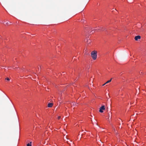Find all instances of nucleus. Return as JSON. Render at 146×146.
<instances>
[{"label": "nucleus", "mask_w": 146, "mask_h": 146, "mask_svg": "<svg viewBox=\"0 0 146 146\" xmlns=\"http://www.w3.org/2000/svg\"><path fill=\"white\" fill-rule=\"evenodd\" d=\"M97 51L94 50L91 52V56L94 60H96L97 58Z\"/></svg>", "instance_id": "nucleus-1"}, {"label": "nucleus", "mask_w": 146, "mask_h": 146, "mask_svg": "<svg viewBox=\"0 0 146 146\" xmlns=\"http://www.w3.org/2000/svg\"><path fill=\"white\" fill-rule=\"evenodd\" d=\"M105 107L104 106H102L100 108L99 111L100 112H103V110H105Z\"/></svg>", "instance_id": "nucleus-2"}, {"label": "nucleus", "mask_w": 146, "mask_h": 146, "mask_svg": "<svg viewBox=\"0 0 146 146\" xmlns=\"http://www.w3.org/2000/svg\"><path fill=\"white\" fill-rule=\"evenodd\" d=\"M140 38H141V37L140 36H136L135 37V39L136 40H138V39H139Z\"/></svg>", "instance_id": "nucleus-3"}, {"label": "nucleus", "mask_w": 146, "mask_h": 146, "mask_svg": "<svg viewBox=\"0 0 146 146\" xmlns=\"http://www.w3.org/2000/svg\"><path fill=\"white\" fill-rule=\"evenodd\" d=\"M53 105L52 103H49L48 104V107H51Z\"/></svg>", "instance_id": "nucleus-4"}, {"label": "nucleus", "mask_w": 146, "mask_h": 146, "mask_svg": "<svg viewBox=\"0 0 146 146\" xmlns=\"http://www.w3.org/2000/svg\"><path fill=\"white\" fill-rule=\"evenodd\" d=\"M31 142H30V143H28L27 145V146H31Z\"/></svg>", "instance_id": "nucleus-5"}, {"label": "nucleus", "mask_w": 146, "mask_h": 146, "mask_svg": "<svg viewBox=\"0 0 146 146\" xmlns=\"http://www.w3.org/2000/svg\"><path fill=\"white\" fill-rule=\"evenodd\" d=\"M111 79L110 80H109L108 81H107V82L106 83V84H107V83H109L110 82H111Z\"/></svg>", "instance_id": "nucleus-6"}, {"label": "nucleus", "mask_w": 146, "mask_h": 146, "mask_svg": "<svg viewBox=\"0 0 146 146\" xmlns=\"http://www.w3.org/2000/svg\"><path fill=\"white\" fill-rule=\"evenodd\" d=\"M6 80H7L9 81L10 80V79L9 78H7L6 79Z\"/></svg>", "instance_id": "nucleus-7"}, {"label": "nucleus", "mask_w": 146, "mask_h": 146, "mask_svg": "<svg viewBox=\"0 0 146 146\" xmlns=\"http://www.w3.org/2000/svg\"><path fill=\"white\" fill-rule=\"evenodd\" d=\"M60 116H58V119H60Z\"/></svg>", "instance_id": "nucleus-8"}, {"label": "nucleus", "mask_w": 146, "mask_h": 146, "mask_svg": "<svg viewBox=\"0 0 146 146\" xmlns=\"http://www.w3.org/2000/svg\"><path fill=\"white\" fill-rule=\"evenodd\" d=\"M90 41H90V40H89V41H88V42H90Z\"/></svg>", "instance_id": "nucleus-9"}, {"label": "nucleus", "mask_w": 146, "mask_h": 146, "mask_svg": "<svg viewBox=\"0 0 146 146\" xmlns=\"http://www.w3.org/2000/svg\"><path fill=\"white\" fill-rule=\"evenodd\" d=\"M106 84V83H105L103 85V86H104V85H105Z\"/></svg>", "instance_id": "nucleus-10"}, {"label": "nucleus", "mask_w": 146, "mask_h": 146, "mask_svg": "<svg viewBox=\"0 0 146 146\" xmlns=\"http://www.w3.org/2000/svg\"><path fill=\"white\" fill-rule=\"evenodd\" d=\"M130 56H131V53H130Z\"/></svg>", "instance_id": "nucleus-11"}, {"label": "nucleus", "mask_w": 146, "mask_h": 146, "mask_svg": "<svg viewBox=\"0 0 146 146\" xmlns=\"http://www.w3.org/2000/svg\"><path fill=\"white\" fill-rule=\"evenodd\" d=\"M8 24V23H6V24Z\"/></svg>", "instance_id": "nucleus-12"}]
</instances>
